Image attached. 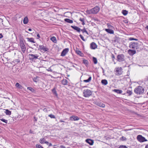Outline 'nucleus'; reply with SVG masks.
I'll return each instance as SVG.
<instances>
[{
    "instance_id": "obj_39",
    "label": "nucleus",
    "mask_w": 148,
    "mask_h": 148,
    "mask_svg": "<svg viewBox=\"0 0 148 148\" xmlns=\"http://www.w3.org/2000/svg\"><path fill=\"white\" fill-rule=\"evenodd\" d=\"M44 138H41L40 140V143L41 144L44 143Z\"/></svg>"
},
{
    "instance_id": "obj_9",
    "label": "nucleus",
    "mask_w": 148,
    "mask_h": 148,
    "mask_svg": "<svg viewBox=\"0 0 148 148\" xmlns=\"http://www.w3.org/2000/svg\"><path fill=\"white\" fill-rule=\"evenodd\" d=\"M69 51V49L68 48H65L64 49L62 52L61 56H64Z\"/></svg>"
},
{
    "instance_id": "obj_27",
    "label": "nucleus",
    "mask_w": 148,
    "mask_h": 148,
    "mask_svg": "<svg viewBox=\"0 0 148 148\" xmlns=\"http://www.w3.org/2000/svg\"><path fill=\"white\" fill-rule=\"evenodd\" d=\"M64 20L65 22L69 23H72L73 22L72 20H70L69 18H65Z\"/></svg>"
},
{
    "instance_id": "obj_59",
    "label": "nucleus",
    "mask_w": 148,
    "mask_h": 148,
    "mask_svg": "<svg viewBox=\"0 0 148 148\" xmlns=\"http://www.w3.org/2000/svg\"><path fill=\"white\" fill-rule=\"evenodd\" d=\"M82 25H84L85 24L84 22L83 21L82 23Z\"/></svg>"
},
{
    "instance_id": "obj_31",
    "label": "nucleus",
    "mask_w": 148,
    "mask_h": 148,
    "mask_svg": "<svg viewBox=\"0 0 148 148\" xmlns=\"http://www.w3.org/2000/svg\"><path fill=\"white\" fill-rule=\"evenodd\" d=\"M122 13L124 15L126 16L128 12L126 10H122Z\"/></svg>"
},
{
    "instance_id": "obj_58",
    "label": "nucleus",
    "mask_w": 148,
    "mask_h": 148,
    "mask_svg": "<svg viewBox=\"0 0 148 148\" xmlns=\"http://www.w3.org/2000/svg\"><path fill=\"white\" fill-rule=\"evenodd\" d=\"M38 45L37 44H34V45L35 46H38Z\"/></svg>"
},
{
    "instance_id": "obj_7",
    "label": "nucleus",
    "mask_w": 148,
    "mask_h": 148,
    "mask_svg": "<svg viewBox=\"0 0 148 148\" xmlns=\"http://www.w3.org/2000/svg\"><path fill=\"white\" fill-rule=\"evenodd\" d=\"M116 73L115 74L117 76H119L121 75L122 73V70L121 67H118L116 69Z\"/></svg>"
},
{
    "instance_id": "obj_20",
    "label": "nucleus",
    "mask_w": 148,
    "mask_h": 148,
    "mask_svg": "<svg viewBox=\"0 0 148 148\" xmlns=\"http://www.w3.org/2000/svg\"><path fill=\"white\" fill-rule=\"evenodd\" d=\"M61 82L64 85H66L68 83V81L66 79H64L61 81Z\"/></svg>"
},
{
    "instance_id": "obj_62",
    "label": "nucleus",
    "mask_w": 148,
    "mask_h": 148,
    "mask_svg": "<svg viewBox=\"0 0 148 148\" xmlns=\"http://www.w3.org/2000/svg\"><path fill=\"white\" fill-rule=\"evenodd\" d=\"M146 28L147 29H148V25H147V26H146Z\"/></svg>"
},
{
    "instance_id": "obj_6",
    "label": "nucleus",
    "mask_w": 148,
    "mask_h": 148,
    "mask_svg": "<svg viewBox=\"0 0 148 148\" xmlns=\"http://www.w3.org/2000/svg\"><path fill=\"white\" fill-rule=\"evenodd\" d=\"M138 43H135L134 42H132L130 44L129 47L133 49H137L138 48Z\"/></svg>"
},
{
    "instance_id": "obj_63",
    "label": "nucleus",
    "mask_w": 148,
    "mask_h": 148,
    "mask_svg": "<svg viewBox=\"0 0 148 148\" xmlns=\"http://www.w3.org/2000/svg\"><path fill=\"white\" fill-rule=\"evenodd\" d=\"M51 143H49V146H51Z\"/></svg>"
},
{
    "instance_id": "obj_26",
    "label": "nucleus",
    "mask_w": 148,
    "mask_h": 148,
    "mask_svg": "<svg viewBox=\"0 0 148 148\" xmlns=\"http://www.w3.org/2000/svg\"><path fill=\"white\" fill-rule=\"evenodd\" d=\"M102 84L105 85H106L108 84L107 81L105 79H103L101 81Z\"/></svg>"
},
{
    "instance_id": "obj_3",
    "label": "nucleus",
    "mask_w": 148,
    "mask_h": 148,
    "mask_svg": "<svg viewBox=\"0 0 148 148\" xmlns=\"http://www.w3.org/2000/svg\"><path fill=\"white\" fill-rule=\"evenodd\" d=\"M92 92L88 89H85L83 91V95L85 97H88L91 95Z\"/></svg>"
},
{
    "instance_id": "obj_56",
    "label": "nucleus",
    "mask_w": 148,
    "mask_h": 148,
    "mask_svg": "<svg viewBox=\"0 0 148 148\" xmlns=\"http://www.w3.org/2000/svg\"><path fill=\"white\" fill-rule=\"evenodd\" d=\"M60 122H64L65 121L62 120H60Z\"/></svg>"
},
{
    "instance_id": "obj_46",
    "label": "nucleus",
    "mask_w": 148,
    "mask_h": 148,
    "mask_svg": "<svg viewBox=\"0 0 148 148\" xmlns=\"http://www.w3.org/2000/svg\"><path fill=\"white\" fill-rule=\"evenodd\" d=\"M36 147L37 148H43L42 146L39 145H36Z\"/></svg>"
},
{
    "instance_id": "obj_54",
    "label": "nucleus",
    "mask_w": 148,
    "mask_h": 148,
    "mask_svg": "<svg viewBox=\"0 0 148 148\" xmlns=\"http://www.w3.org/2000/svg\"><path fill=\"white\" fill-rule=\"evenodd\" d=\"M112 58L113 59H115V57L114 56L113 54H112Z\"/></svg>"
},
{
    "instance_id": "obj_42",
    "label": "nucleus",
    "mask_w": 148,
    "mask_h": 148,
    "mask_svg": "<svg viewBox=\"0 0 148 148\" xmlns=\"http://www.w3.org/2000/svg\"><path fill=\"white\" fill-rule=\"evenodd\" d=\"M129 40H136V41H138V40L137 39L135 38H129Z\"/></svg>"
},
{
    "instance_id": "obj_4",
    "label": "nucleus",
    "mask_w": 148,
    "mask_h": 148,
    "mask_svg": "<svg viewBox=\"0 0 148 148\" xmlns=\"http://www.w3.org/2000/svg\"><path fill=\"white\" fill-rule=\"evenodd\" d=\"M117 60L119 62H122L125 60V56L123 54L118 55L116 57Z\"/></svg>"
},
{
    "instance_id": "obj_24",
    "label": "nucleus",
    "mask_w": 148,
    "mask_h": 148,
    "mask_svg": "<svg viewBox=\"0 0 148 148\" xmlns=\"http://www.w3.org/2000/svg\"><path fill=\"white\" fill-rule=\"evenodd\" d=\"M28 22V20L27 17H25L23 20V23L24 24H27Z\"/></svg>"
},
{
    "instance_id": "obj_49",
    "label": "nucleus",
    "mask_w": 148,
    "mask_h": 148,
    "mask_svg": "<svg viewBox=\"0 0 148 148\" xmlns=\"http://www.w3.org/2000/svg\"><path fill=\"white\" fill-rule=\"evenodd\" d=\"M47 70L48 71H50L51 72H52V70L50 68V67L48 69H47Z\"/></svg>"
},
{
    "instance_id": "obj_21",
    "label": "nucleus",
    "mask_w": 148,
    "mask_h": 148,
    "mask_svg": "<svg viewBox=\"0 0 148 148\" xmlns=\"http://www.w3.org/2000/svg\"><path fill=\"white\" fill-rule=\"evenodd\" d=\"M52 92L53 94L56 96H58V94L57 93V92L55 88H54L52 90Z\"/></svg>"
},
{
    "instance_id": "obj_32",
    "label": "nucleus",
    "mask_w": 148,
    "mask_h": 148,
    "mask_svg": "<svg viewBox=\"0 0 148 148\" xmlns=\"http://www.w3.org/2000/svg\"><path fill=\"white\" fill-rule=\"evenodd\" d=\"M91 79V77H89L86 80H83V82H90Z\"/></svg>"
},
{
    "instance_id": "obj_15",
    "label": "nucleus",
    "mask_w": 148,
    "mask_h": 148,
    "mask_svg": "<svg viewBox=\"0 0 148 148\" xmlns=\"http://www.w3.org/2000/svg\"><path fill=\"white\" fill-rule=\"evenodd\" d=\"M71 27L73 28L74 30H76L77 32H80L81 29L80 28L76 26H71Z\"/></svg>"
},
{
    "instance_id": "obj_61",
    "label": "nucleus",
    "mask_w": 148,
    "mask_h": 148,
    "mask_svg": "<svg viewBox=\"0 0 148 148\" xmlns=\"http://www.w3.org/2000/svg\"><path fill=\"white\" fill-rule=\"evenodd\" d=\"M36 78H35V77L34 78V79H33V80L35 82H36V81H35V80H36Z\"/></svg>"
},
{
    "instance_id": "obj_8",
    "label": "nucleus",
    "mask_w": 148,
    "mask_h": 148,
    "mask_svg": "<svg viewBox=\"0 0 148 148\" xmlns=\"http://www.w3.org/2000/svg\"><path fill=\"white\" fill-rule=\"evenodd\" d=\"M137 140L140 142H144L147 141V140L144 137H143L142 135H140L137 136Z\"/></svg>"
},
{
    "instance_id": "obj_14",
    "label": "nucleus",
    "mask_w": 148,
    "mask_h": 148,
    "mask_svg": "<svg viewBox=\"0 0 148 148\" xmlns=\"http://www.w3.org/2000/svg\"><path fill=\"white\" fill-rule=\"evenodd\" d=\"M86 141L90 145H92L94 143L93 140L91 139H87L86 140Z\"/></svg>"
},
{
    "instance_id": "obj_23",
    "label": "nucleus",
    "mask_w": 148,
    "mask_h": 148,
    "mask_svg": "<svg viewBox=\"0 0 148 148\" xmlns=\"http://www.w3.org/2000/svg\"><path fill=\"white\" fill-rule=\"evenodd\" d=\"M129 89L127 90L126 91V92L129 95H131L132 94V90L131 88H129Z\"/></svg>"
},
{
    "instance_id": "obj_40",
    "label": "nucleus",
    "mask_w": 148,
    "mask_h": 148,
    "mask_svg": "<svg viewBox=\"0 0 148 148\" xmlns=\"http://www.w3.org/2000/svg\"><path fill=\"white\" fill-rule=\"evenodd\" d=\"M0 120L1 121L5 123H8V121L7 120H5L3 119H0Z\"/></svg>"
},
{
    "instance_id": "obj_13",
    "label": "nucleus",
    "mask_w": 148,
    "mask_h": 148,
    "mask_svg": "<svg viewBox=\"0 0 148 148\" xmlns=\"http://www.w3.org/2000/svg\"><path fill=\"white\" fill-rule=\"evenodd\" d=\"M97 45L94 42L91 43L90 45V47L92 49H95L97 48Z\"/></svg>"
},
{
    "instance_id": "obj_36",
    "label": "nucleus",
    "mask_w": 148,
    "mask_h": 148,
    "mask_svg": "<svg viewBox=\"0 0 148 148\" xmlns=\"http://www.w3.org/2000/svg\"><path fill=\"white\" fill-rule=\"evenodd\" d=\"M42 50L45 51H48L49 49L47 47H45L44 46Z\"/></svg>"
},
{
    "instance_id": "obj_38",
    "label": "nucleus",
    "mask_w": 148,
    "mask_h": 148,
    "mask_svg": "<svg viewBox=\"0 0 148 148\" xmlns=\"http://www.w3.org/2000/svg\"><path fill=\"white\" fill-rule=\"evenodd\" d=\"M14 62L16 64H18L20 62V60L19 59H16L14 61Z\"/></svg>"
},
{
    "instance_id": "obj_19",
    "label": "nucleus",
    "mask_w": 148,
    "mask_h": 148,
    "mask_svg": "<svg viewBox=\"0 0 148 148\" xmlns=\"http://www.w3.org/2000/svg\"><path fill=\"white\" fill-rule=\"evenodd\" d=\"M105 30L106 32L110 34H113L114 33L113 30L110 29H105Z\"/></svg>"
},
{
    "instance_id": "obj_55",
    "label": "nucleus",
    "mask_w": 148,
    "mask_h": 148,
    "mask_svg": "<svg viewBox=\"0 0 148 148\" xmlns=\"http://www.w3.org/2000/svg\"><path fill=\"white\" fill-rule=\"evenodd\" d=\"M44 143H46L47 144H49V142L47 141H46Z\"/></svg>"
},
{
    "instance_id": "obj_41",
    "label": "nucleus",
    "mask_w": 148,
    "mask_h": 148,
    "mask_svg": "<svg viewBox=\"0 0 148 148\" xmlns=\"http://www.w3.org/2000/svg\"><path fill=\"white\" fill-rule=\"evenodd\" d=\"M48 116L50 117L51 118H53V119H55L56 117L55 116L52 114H50Z\"/></svg>"
},
{
    "instance_id": "obj_50",
    "label": "nucleus",
    "mask_w": 148,
    "mask_h": 148,
    "mask_svg": "<svg viewBox=\"0 0 148 148\" xmlns=\"http://www.w3.org/2000/svg\"><path fill=\"white\" fill-rule=\"evenodd\" d=\"M79 20L81 22H82L83 21H84V18H80L79 19Z\"/></svg>"
},
{
    "instance_id": "obj_29",
    "label": "nucleus",
    "mask_w": 148,
    "mask_h": 148,
    "mask_svg": "<svg viewBox=\"0 0 148 148\" xmlns=\"http://www.w3.org/2000/svg\"><path fill=\"white\" fill-rule=\"evenodd\" d=\"M50 40L52 41L53 42L56 43L57 42L56 38L54 36H53L52 37H51L50 38Z\"/></svg>"
},
{
    "instance_id": "obj_45",
    "label": "nucleus",
    "mask_w": 148,
    "mask_h": 148,
    "mask_svg": "<svg viewBox=\"0 0 148 148\" xmlns=\"http://www.w3.org/2000/svg\"><path fill=\"white\" fill-rule=\"evenodd\" d=\"M118 148H128L125 145H121Z\"/></svg>"
},
{
    "instance_id": "obj_22",
    "label": "nucleus",
    "mask_w": 148,
    "mask_h": 148,
    "mask_svg": "<svg viewBox=\"0 0 148 148\" xmlns=\"http://www.w3.org/2000/svg\"><path fill=\"white\" fill-rule=\"evenodd\" d=\"M113 91L118 94H121L122 92V91L121 90L114 89L113 90Z\"/></svg>"
},
{
    "instance_id": "obj_18",
    "label": "nucleus",
    "mask_w": 148,
    "mask_h": 148,
    "mask_svg": "<svg viewBox=\"0 0 148 148\" xmlns=\"http://www.w3.org/2000/svg\"><path fill=\"white\" fill-rule=\"evenodd\" d=\"M15 86L16 88L19 89H22L23 88V86L18 83H16Z\"/></svg>"
},
{
    "instance_id": "obj_64",
    "label": "nucleus",
    "mask_w": 148,
    "mask_h": 148,
    "mask_svg": "<svg viewBox=\"0 0 148 148\" xmlns=\"http://www.w3.org/2000/svg\"><path fill=\"white\" fill-rule=\"evenodd\" d=\"M46 110V108H45L43 109V110L44 111H45Z\"/></svg>"
},
{
    "instance_id": "obj_53",
    "label": "nucleus",
    "mask_w": 148,
    "mask_h": 148,
    "mask_svg": "<svg viewBox=\"0 0 148 148\" xmlns=\"http://www.w3.org/2000/svg\"><path fill=\"white\" fill-rule=\"evenodd\" d=\"M60 148H66L63 145H61L60 146Z\"/></svg>"
},
{
    "instance_id": "obj_35",
    "label": "nucleus",
    "mask_w": 148,
    "mask_h": 148,
    "mask_svg": "<svg viewBox=\"0 0 148 148\" xmlns=\"http://www.w3.org/2000/svg\"><path fill=\"white\" fill-rule=\"evenodd\" d=\"M93 61L94 63L96 64L97 63V58L94 57H93Z\"/></svg>"
},
{
    "instance_id": "obj_48",
    "label": "nucleus",
    "mask_w": 148,
    "mask_h": 148,
    "mask_svg": "<svg viewBox=\"0 0 148 148\" xmlns=\"http://www.w3.org/2000/svg\"><path fill=\"white\" fill-rule=\"evenodd\" d=\"M108 27L109 28H112L113 27L110 24H108Z\"/></svg>"
},
{
    "instance_id": "obj_60",
    "label": "nucleus",
    "mask_w": 148,
    "mask_h": 148,
    "mask_svg": "<svg viewBox=\"0 0 148 148\" xmlns=\"http://www.w3.org/2000/svg\"><path fill=\"white\" fill-rule=\"evenodd\" d=\"M28 31H32V29H31V28H29V29H28Z\"/></svg>"
},
{
    "instance_id": "obj_1",
    "label": "nucleus",
    "mask_w": 148,
    "mask_h": 148,
    "mask_svg": "<svg viewBox=\"0 0 148 148\" xmlns=\"http://www.w3.org/2000/svg\"><path fill=\"white\" fill-rule=\"evenodd\" d=\"M99 8L96 6L90 10H86V12L88 14H96L99 12Z\"/></svg>"
},
{
    "instance_id": "obj_25",
    "label": "nucleus",
    "mask_w": 148,
    "mask_h": 148,
    "mask_svg": "<svg viewBox=\"0 0 148 148\" xmlns=\"http://www.w3.org/2000/svg\"><path fill=\"white\" fill-rule=\"evenodd\" d=\"M27 41L29 42H31L34 43L36 42H35L34 41V39L33 38H27Z\"/></svg>"
},
{
    "instance_id": "obj_43",
    "label": "nucleus",
    "mask_w": 148,
    "mask_h": 148,
    "mask_svg": "<svg viewBox=\"0 0 148 148\" xmlns=\"http://www.w3.org/2000/svg\"><path fill=\"white\" fill-rule=\"evenodd\" d=\"M126 138L124 136H122L121 138H120V140L123 141L126 140Z\"/></svg>"
},
{
    "instance_id": "obj_57",
    "label": "nucleus",
    "mask_w": 148,
    "mask_h": 148,
    "mask_svg": "<svg viewBox=\"0 0 148 148\" xmlns=\"http://www.w3.org/2000/svg\"><path fill=\"white\" fill-rule=\"evenodd\" d=\"M145 148H148V144L145 147Z\"/></svg>"
},
{
    "instance_id": "obj_2",
    "label": "nucleus",
    "mask_w": 148,
    "mask_h": 148,
    "mask_svg": "<svg viewBox=\"0 0 148 148\" xmlns=\"http://www.w3.org/2000/svg\"><path fill=\"white\" fill-rule=\"evenodd\" d=\"M144 90V88L143 87L139 86L135 88L134 92L137 94L140 95L143 93Z\"/></svg>"
},
{
    "instance_id": "obj_11",
    "label": "nucleus",
    "mask_w": 148,
    "mask_h": 148,
    "mask_svg": "<svg viewBox=\"0 0 148 148\" xmlns=\"http://www.w3.org/2000/svg\"><path fill=\"white\" fill-rule=\"evenodd\" d=\"M94 103L99 106L102 108H104L105 106V105L102 102H94Z\"/></svg>"
},
{
    "instance_id": "obj_28",
    "label": "nucleus",
    "mask_w": 148,
    "mask_h": 148,
    "mask_svg": "<svg viewBox=\"0 0 148 148\" xmlns=\"http://www.w3.org/2000/svg\"><path fill=\"white\" fill-rule=\"evenodd\" d=\"M27 90H30L32 92L35 93L36 92V90L31 87H27Z\"/></svg>"
},
{
    "instance_id": "obj_30",
    "label": "nucleus",
    "mask_w": 148,
    "mask_h": 148,
    "mask_svg": "<svg viewBox=\"0 0 148 148\" xmlns=\"http://www.w3.org/2000/svg\"><path fill=\"white\" fill-rule=\"evenodd\" d=\"M5 114L7 115H10L11 114V111L9 110L8 109L5 110Z\"/></svg>"
},
{
    "instance_id": "obj_34",
    "label": "nucleus",
    "mask_w": 148,
    "mask_h": 148,
    "mask_svg": "<svg viewBox=\"0 0 148 148\" xmlns=\"http://www.w3.org/2000/svg\"><path fill=\"white\" fill-rule=\"evenodd\" d=\"M88 61L87 60L84 59L83 60V63L84 64L85 66H87L88 65Z\"/></svg>"
},
{
    "instance_id": "obj_16",
    "label": "nucleus",
    "mask_w": 148,
    "mask_h": 148,
    "mask_svg": "<svg viewBox=\"0 0 148 148\" xmlns=\"http://www.w3.org/2000/svg\"><path fill=\"white\" fill-rule=\"evenodd\" d=\"M20 46L21 48L22 51L23 53H25L26 49L25 44H24L20 45Z\"/></svg>"
},
{
    "instance_id": "obj_10",
    "label": "nucleus",
    "mask_w": 148,
    "mask_h": 148,
    "mask_svg": "<svg viewBox=\"0 0 148 148\" xmlns=\"http://www.w3.org/2000/svg\"><path fill=\"white\" fill-rule=\"evenodd\" d=\"M128 53L131 56H132L136 53V51L135 50L129 49L128 51Z\"/></svg>"
},
{
    "instance_id": "obj_37",
    "label": "nucleus",
    "mask_w": 148,
    "mask_h": 148,
    "mask_svg": "<svg viewBox=\"0 0 148 148\" xmlns=\"http://www.w3.org/2000/svg\"><path fill=\"white\" fill-rule=\"evenodd\" d=\"M20 45H21L22 44H24V41L23 39H20V42H19Z\"/></svg>"
},
{
    "instance_id": "obj_33",
    "label": "nucleus",
    "mask_w": 148,
    "mask_h": 148,
    "mask_svg": "<svg viewBox=\"0 0 148 148\" xmlns=\"http://www.w3.org/2000/svg\"><path fill=\"white\" fill-rule=\"evenodd\" d=\"M80 31H81L83 33H86L88 35H89L88 33L86 30L85 28H84V29H81Z\"/></svg>"
},
{
    "instance_id": "obj_52",
    "label": "nucleus",
    "mask_w": 148,
    "mask_h": 148,
    "mask_svg": "<svg viewBox=\"0 0 148 148\" xmlns=\"http://www.w3.org/2000/svg\"><path fill=\"white\" fill-rule=\"evenodd\" d=\"M3 37V35L1 34L0 33V39L2 38Z\"/></svg>"
},
{
    "instance_id": "obj_47",
    "label": "nucleus",
    "mask_w": 148,
    "mask_h": 148,
    "mask_svg": "<svg viewBox=\"0 0 148 148\" xmlns=\"http://www.w3.org/2000/svg\"><path fill=\"white\" fill-rule=\"evenodd\" d=\"M44 46L42 45H39V48H38V50H42V48Z\"/></svg>"
},
{
    "instance_id": "obj_44",
    "label": "nucleus",
    "mask_w": 148,
    "mask_h": 148,
    "mask_svg": "<svg viewBox=\"0 0 148 148\" xmlns=\"http://www.w3.org/2000/svg\"><path fill=\"white\" fill-rule=\"evenodd\" d=\"M79 36L84 41H85L86 40L84 38V37L81 34H80L79 35Z\"/></svg>"
},
{
    "instance_id": "obj_17",
    "label": "nucleus",
    "mask_w": 148,
    "mask_h": 148,
    "mask_svg": "<svg viewBox=\"0 0 148 148\" xmlns=\"http://www.w3.org/2000/svg\"><path fill=\"white\" fill-rule=\"evenodd\" d=\"M76 53L78 55H79V56H82L83 54L82 52L79 50L78 49L76 48V50H75Z\"/></svg>"
},
{
    "instance_id": "obj_5",
    "label": "nucleus",
    "mask_w": 148,
    "mask_h": 148,
    "mask_svg": "<svg viewBox=\"0 0 148 148\" xmlns=\"http://www.w3.org/2000/svg\"><path fill=\"white\" fill-rule=\"evenodd\" d=\"M29 59L32 61L35 60L37 59L38 58L39 56L37 54L35 55L33 54H29Z\"/></svg>"
},
{
    "instance_id": "obj_51",
    "label": "nucleus",
    "mask_w": 148,
    "mask_h": 148,
    "mask_svg": "<svg viewBox=\"0 0 148 148\" xmlns=\"http://www.w3.org/2000/svg\"><path fill=\"white\" fill-rule=\"evenodd\" d=\"M36 36H37L38 38H40V34L39 33H36Z\"/></svg>"
},
{
    "instance_id": "obj_12",
    "label": "nucleus",
    "mask_w": 148,
    "mask_h": 148,
    "mask_svg": "<svg viewBox=\"0 0 148 148\" xmlns=\"http://www.w3.org/2000/svg\"><path fill=\"white\" fill-rule=\"evenodd\" d=\"M69 119L71 121H75L79 120V118L77 116H72L70 117Z\"/></svg>"
}]
</instances>
